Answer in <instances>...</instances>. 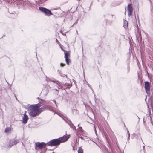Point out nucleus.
Returning <instances> with one entry per match:
<instances>
[{
	"label": "nucleus",
	"mask_w": 153,
	"mask_h": 153,
	"mask_svg": "<svg viewBox=\"0 0 153 153\" xmlns=\"http://www.w3.org/2000/svg\"><path fill=\"white\" fill-rule=\"evenodd\" d=\"M65 56V58H68V56L70 55V54L68 51H64Z\"/></svg>",
	"instance_id": "10"
},
{
	"label": "nucleus",
	"mask_w": 153,
	"mask_h": 153,
	"mask_svg": "<svg viewBox=\"0 0 153 153\" xmlns=\"http://www.w3.org/2000/svg\"><path fill=\"white\" fill-rule=\"evenodd\" d=\"M46 81L47 82H48L49 81H51L52 79H51L50 78H49L48 77L46 76Z\"/></svg>",
	"instance_id": "19"
},
{
	"label": "nucleus",
	"mask_w": 153,
	"mask_h": 153,
	"mask_svg": "<svg viewBox=\"0 0 153 153\" xmlns=\"http://www.w3.org/2000/svg\"><path fill=\"white\" fill-rule=\"evenodd\" d=\"M12 144L16 145L17 143H18L19 142V140H15L14 139L11 141Z\"/></svg>",
	"instance_id": "12"
},
{
	"label": "nucleus",
	"mask_w": 153,
	"mask_h": 153,
	"mask_svg": "<svg viewBox=\"0 0 153 153\" xmlns=\"http://www.w3.org/2000/svg\"><path fill=\"white\" fill-rule=\"evenodd\" d=\"M145 88L146 93L148 94L149 92L150 85L148 82L146 81L145 82Z\"/></svg>",
	"instance_id": "7"
},
{
	"label": "nucleus",
	"mask_w": 153,
	"mask_h": 153,
	"mask_svg": "<svg viewBox=\"0 0 153 153\" xmlns=\"http://www.w3.org/2000/svg\"><path fill=\"white\" fill-rule=\"evenodd\" d=\"M45 102L44 100H41V101L36 104L32 105L28 107L27 109L30 116L34 117L38 115L41 112L46 109L51 110V108L49 106L45 105L39 108L41 106V104H43Z\"/></svg>",
	"instance_id": "1"
},
{
	"label": "nucleus",
	"mask_w": 153,
	"mask_h": 153,
	"mask_svg": "<svg viewBox=\"0 0 153 153\" xmlns=\"http://www.w3.org/2000/svg\"><path fill=\"white\" fill-rule=\"evenodd\" d=\"M59 115L62 118V119L70 126L73 129H76L75 126L70 121L68 120L66 117L61 114H59Z\"/></svg>",
	"instance_id": "4"
},
{
	"label": "nucleus",
	"mask_w": 153,
	"mask_h": 153,
	"mask_svg": "<svg viewBox=\"0 0 153 153\" xmlns=\"http://www.w3.org/2000/svg\"><path fill=\"white\" fill-rule=\"evenodd\" d=\"M39 9L41 12L44 13L46 15L49 16L52 14L51 10L42 7H39Z\"/></svg>",
	"instance_id": "3"
},
{
	"label": "nucleus",
	"mask_w": 153,
	"mask_h": 153,
	"mask_svg": "<svg viewBox=\"0 0 153 153\" xmlns=\"http://www.w3.org/2000/svg\"><path fill=\"white\" fill-rule=\"evenodd\" d=\"M56 42L58 43H59V41L57 39H56Z\"/></svg>",
	"instance_id": "23"
},
{
	"label": "nucleus",
	"mask_w": 153,
	"mask_h": 153,
	"mask_svg": "<svg viewBox=\"0 0 153 153\" xmlns=\"http://www.w3.org/2000/svg\"><path fill=\"white\" fill-rule=\"evenodd\" d=\"M47 145V144H45L43 142L39 143L38 144L36 145L35 149L37 150H38L39 149H41L45 147Z\"/></svg>",
	"instance_id": "5"
},
{
	"label": "nucleus",
	"mask_w": 153,
	"mask_h": 153,
	"mask_svg": "<svg viewBox=\"0 0 153 153\" xmlns=\"http://www.w3.org/2000/svg\"><path fill=\"white\" fill-rule=\"evenodd\" d=\"M78 130L79 131H83V130L82 129V127H79Z\"/></svg>",
	"instance_id": "20"
},
{
	"label": "nucleus",
	"mask_w": 153,
	"mask_h": 153,
	"mask_svg": "<svg viewBox=\"0 0 153 153\" xmlns=\"http://www.w3.org/2000/svg\"><path fill=\"white\" fill-rule=\"evenodd\" d=\"M54 102L55 104L56 105V101H54Z\"/></svg>",
	"instance_id": "25"
},
{
	"label": "nucleus",
	"mask_w": 153,
	"mask_h": 153,
	"mask_svg": "<svg viewBox=\"0 0 153 153\" xmlns=\"http://www.w3.org/2000/svg\"><path fill=\"white\" fill-rule=\"evenodd\" d=\"M65 61L67 64L68 65H69V63L71 62L70 60L68 58H65Z\"/></svg>",
	"instance_id": "15"
},
{
	"label": "nucleus",
	"mask_w": 153,
	"mask_h": 153,
	"mask_svg": "<svg viewBox=\"0 0 153 153\" xmlns=\"http://www.w3.org/2000/svg\"><path fill=\"white\" fill-rule=\"evenodd\" d=\"M60 65L61 67H63L65 66V64L62 63H61L60 64Z\"/></svg>",
	"instance_id": "21"
},
{
	"label": "nucleus",
	"mask_w": 153,
	"mask_h": 153,
	"mask_svg": "<svg viewBox=\"0 0 153 153\" xmlns=\"http://www.w3.org/2000/svg\"><path fill=\"white\" fill-rule=\"evenodd\" d=\"M79 124H78V126H79Z\"/></svg>",
	"instance_id": "32"
},
{
	"label": "nucleus",
	"mask_w": 153,
	"mask_h": 153,
	"mask_svg": "<svg viewBox=\"0 0 153 153\" xmlns=\"http://www.w3.org/2000/svg\"><path fill=\"white\" fill-rule=\"evenodd\" d=\"M51 81L53 82L54 83L56 84L59 86H60L61 85V83L57 81H56L52 80Z\"/></svg>",
	"instance_id": "13"
},
{
	"label": "nucleus",
	"mask_w": 153,
	"mask_h": 153,
	"mask_svg": "<svg viewBox=\"0 0 153 153\" xmlns=\"http://www.w3.org/2000/svg\"><path fill=\"white\" fill-rule=\"evenodd\" d=\"M26 111L24 114L22 118V122L24 124H25L27 122L28 119V116L26 114Z\"/></svg>",
	"instance_id": "8"
},
{
	"label": "nucleus",
	"mask_w": 153,
	"mask_h": 153,
	"mask_svg": "<svg viewBox=\"0 0 153 153\" xmlns=\"http://www.w3.org/2000/svg\"><path fill=\"white\" fill-rule=\"evenodd\" d=\"M128 26V22L126 21H125L124 22V25H123V27L125 28H126Z\"/></svg>",
	"instance_id": "14"
},
{
	"label": "nucleus",
	"mask_w": 153,
	"mask_h": 153,
	"mask_svg": "<svg viewBox=\"0 0 153 153\" xmlns=\"http://www.w3.org/2000/svg\"><path fill=\"white\" fill-rule=\"evenodd\" d=\"M50 87L48 85H47L45 87V88L42 91V92L45 95H47L49 92V89L50 88Z\"/></svg>",
	"instance_id": "9"
},
{
	"label": "nucleus",
	"mask_w": 153,
	"mask_h": 153,
	"mask_svg": "<svg viewBox=\"0 0 153 153\" xmlns=\"http://www.w3.org/2000/svg\"><path fill=\"white\" fill-rule=\"evenodd\" d=\"M127 133H128V139H129V137H130V133H129V131H128V130L127 129Z\"/></svg>",
	"instance_id": "22"
},
{
	"label": "nucleus",
	"mask_w": 153,
	"mask_h": 153,
	"mask_svg": "<svg viewBox=\"0 0 153 153\" xmlns=\"http://www.w3.org/2000/svg\"><path fill=\"white\" fill-rule=\"evenodd\" d=\"M61 49H62V50L63 51H64L63 49H62V48H61Z\"/></svg>",
	"instance_id": "28"
},
{
	"label": "nucleus",
	"mask_w": 153,
	"mask_h": 153,
	"mask_svg": "<svg viewBox=\"0 0 153 153\" xmlns=\"http://www.w3.org/2000/svg\"><path fill=\"white\" fill-rule=\"evenodd\" d=\"M79 137L81 138L82 139H83V138L82 137Z\"/></svg>",
	"instance_id": "24"
},
{
	"label": "nucleus",
	"mask_w": 153,
	"mask_h": 153,
	"mask_svg": "<svg viewBox=\"0 0 153 153\" xmlns=\"http://www.w3.org/2000/svg\"><path fill=\"white\" fill-rule=\"evenodd\" d=\"M127 8L128 15L130 16L131 15L133 11V8L131 4H130L128 5Z\"/></svg>",
	"instance_id": "6"
},
{
	"label": "nucleus",
	"mask_w": 153,
	"mask_h": 153,
	"mask_svg": "<svg viewBox=\"0 0 153 153\" xmlns=\"http://www.w3.org/2000/svg\"><path fill=\"white\" fill-rule=\"evenodd\" d=\"M69 138L68 137L64 135L62 137L51 140L47 143V145L49 146H55L60 144L61 143L67 141Z\"/></svg>",
	"instance_id": "2"
},
{
	"label": "nucleus",
	"mask_w": 153,
	"mask_h": 153,
	"mask_svg": "<svg viewBox=\"0 0 153 153\" xmlns=\"http://www.w3.org/2000/svg\"><path fill=\"white\" fill-rule=\"evenodd\" d=\"M14 144H12V143L11 141V143H10V144L9 145V146H8L7 147L8 148H11L14 145Z\"/></svg>",
	"instance_id": "18"
},
{
	"label": "nucleus",
	"mask_w": 153,
	"mask_h": 153,
	"mask_svg": "<svg viewBox=\"0 0 153 153\" xmlns=\"http://www.w3.org/2000/svg\"><path fill=\"white\" fill-rule=\"evenodd\" d=\"M11 131L10 128H9L8 127L6 128L5 129V132H8Z\"/></svg>",
	"instance_id": "17"
},
{
	"label": "nucleus",
	"mask_w": 153,
	"mask_h": 153,
	"mask_svg": "<svg viewBox=\"0 0 153 153\" xmlns=\"http://www.w3.org/2000/svg\"><path fill=\"white\" fill-rule=\"evenodd\" d=\"M137 38H138V36L137 35Z\"/></svg>",
	"instance_id": "27"
},
{
	"label": "nucleus",
	"mask_w": 153,
	"mask_h": 153,
	"mask_svg": "<svg viewBox=\"0 0 153 153\" xmlns=\"http://www.w3.org/2000/svg\"><path fill=\"white\" fill-rule=\"evenodd\" d=\"M56 90L58 91V90L57 89H56Z\"/></svg>",
	"instance_id": "31"
},
{
	"label": "nucleus",
	"mask_w": 153,
	"mask_h": 153,
	"mask_svg": "<svg viewBox=\"0 0 153 153\" xmlns=\"http://www.w3.org/2000/svg\"><path fill=\"white\" fill-rule=\"evenodd\" d=\"M95 132H96V129L95 128Z\"/></svg>",
	"instance_id": "29"
},
{
	"label": "nucleus",
	"mask_w": 153,
	"mask_h": 153,
	"mask_svg": "<svg viewBox=\"0 0 153 153\" xmlns=\"http://www.w3.org/2000/svg\"><path fill=\"white\" fill-rule=\"evenodd\" d=\"M88 86L89 87H90V85H89V84H88Z\"/></svg>",
	"instance_id": "26"
},
{
	"label": "nucleus",
	"mask_w": 153,
	"mask_h": 153,
	"mask_svg": "<svg viewBox=\"0 0 153 153\" xmlns=\"http://www.w3.org/2000/svg\"><path fill=\"white\" fill-rule=\"evenodd\" d=\"M60 32L61 33H62V31H60Z\"/></svg>",
	"instance_id": "30"
},
{
	"label": "nucleus",
	"mask_w": 153,
	"mask_h": 153,
	"mask_svg": "<svg viewBox=\"0 0 153 153\" xmlns=\"http://www.w3.org/2000/svg\"><path fill=\"white\" fill-rule=\"evenodd\" d=\"M78 153H83V149L81 147H79L78 151Z\"/></svg>",
	"instance_id": "16"
},
{
	"label": "nucleus",
	"mask_w": 153,
	"mask_h": 153,
	"mask_svg": "<svg viewBox=\"0 0 153 153\" xmlns=\"http://www.w3.org/2000/svg\"><path fill=\"white\" fill-rule=\"evenodd\" d=\"M134 1H136V0H134Z\"/></svg>",
	"instance_id": "33"
},
{
	"label": "nucleus",
	"mask_w": 153,
	"mask_h": 153,
	"mask_svg": "<svg viewBox=\"0 0 153 153\" xmlns=\"http://www.w3.org/2000/svg\"><path fill=\"white\" fill-rule=\"evenodd\" d=\"M64 86L66 87V88H69L71 86V83H66L64 84Z\"/></svg>",
	"instance_id": "11"
}]
</instances>
